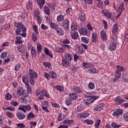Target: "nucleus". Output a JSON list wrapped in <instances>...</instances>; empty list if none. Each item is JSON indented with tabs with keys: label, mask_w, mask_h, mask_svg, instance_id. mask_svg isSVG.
Wrapping results in <instances>:
<instances>
[{
	"label": "nucleus",
	"mask_w": 128,
	"mask_h": 128,
	"mask_svg": "<svg viewBox=\"0 0 128 128\" xmlns=\"http://www.w3.org/2000/svg\"><path fill=\"white\" fill-rule=\"evenodd\" d=\"M4 28L6 30H10V24H8V25H6Z\"/></svg>",
	"instance_id": "bf43d9fd"
},
{
	"label": "nucleus",
	"mask_w": 128,
	"mask_h": 128,
	"mask_svg": "<svg viewBox=\"0 0 128 128\" xmlns=\"http://www.w3.org/2000/svg\"><path fill=\"white\" fill-rule=\"evenodd\" d=\"M79 18L81 22H84V20H86V16L84 14H82V12L80 14Z\"/></svg>",
	"instance_id": "5701e85b"
},
{
	"label": "nucleus",
	"mask_w": 128,
	"mask_h": 128,
	"mask_svg": "<svg viewBox=\"0 0 128 128\" xmlns=\"http://www.w3.org/2000/svg\"><path fill=\"white\" fill-rule=\"evenodd\" d=\"M100 120L98 119L96 122L95 124L96 128H100Z\"/></svg>",
	"instance_id": "09e8293b"
},
{
	"label": "nucleus",
	"mask_w": 128,
	"mask_h": 128,
	"mask_svg": "<svg viewBox=\"0 0 128 128\" xmlns=\"http://www.w3.org/2000/svg\"><path fill=\"white\" fill-rule=\"evenodd\" d=\"M44 52L45 54H46L47 56H50L51 58H52V54L50 52V51H48V48H46Z\"/></svg>",
	"instance_id": "f704fd0d"
},
{
	"label": "nucleus",
	"mask_w": 128,
	"mask_h": 128,
	"mask_svg": "<svg viewBox=\"0 0 128 128\" xmlns=\"http://www.w3.org/2000/svg\"><path fill=\"white\" fill-rule=\"evenodd\" d=\"M84 122H86L88 124H94V120H86Z\"/></svg>",
	"instance_id": "37998d69"
},
{
	"label": "nucleus",
	"mask_w": 128,
	"mask_h": 128,
	"mask_svg": "<svg viewBox=\"0 0 128 128\" xmlns=\"http://www.w3.org/2000/svg\"><path fill=\"white\" fill-rule=\"evenodd\" d=\"M117 72H124V68L120 65L116 66V70Z\"/></svg>",
	"instance_id": "4be33fe9"
},
{
	"label": "nucleus",
	"mask_w": 128,
	"mask_h": 128,
	"mask_svg": "<svg viewBox=\"0 0 128 128\" xmlns=\"http://www.w3.org/2000/svg\"><path fill=\"white\" fill-rule=\"evenodd\" d=\"M69 98L71 100H76L78 98V96L76 93H72L70 94Z\"/></svg>",
	"instance_id": "dca6fc26"
},
{
	"label": "nucleus",
	"mask_w": 128,
	"mask_h": 128,
	"mask_svg": "<svg viewBox=\"0 0 128 128\" xmlns=\"http://www.w3.org/2000/svg\"><path fill=\"white\" fill-rule=\"evenodd\" d=\"M66 50V48L64 47V46H62L60 48V52H64V50Z\"/></svg>",
	"instance_id": "e2e57ef3"
},
{
	"label": "nucleus",
	"mask_w": 128,
	"mask_h": 128,
	"mask_svg": "<svg viewBox=\"0 0 128 128\" xmlns=\"http://www.w3.org/2000/svg\"><path fill=\"white\" fill-rule=\"evenodd\" d=\"M58 122H60V120H64V118H62V114H60L58 116Z\"/></svg>",
	"instance_id": "6e6d98bb"
},
{
	"label": "nucleus",
	"mask_w": 128,
	"mask_h": 128,
	"mask_svg": "<svg viewBox=\"0 0 128 128\" xmlns=\"http://www.w3.org/2000/svg\"><path fill=\"white\" fill-rule=\"evenodd\" d=\"M45 1L46 0H37L36 2L38 3V4L40 10L42 8V7L44 5V4H46Z\"/></svg>",
	"instance_id": "6e6552de"
},
{
	"label": "nucleus",
	"mask_w": 128,
	"mask_h": 128,
	"mask_svg": "<svg viewBox=\"0 0 128 128\" xmlns=\"http://www.w3.org/2000/svg\"><path fill=\"white\" fill-rule=\"evenodd\" d=\"M44 64L46 66V68H50V66H52V64L50 62L44 63Z\"/></svg>",
	"instance_id": "338daca9"
},
{
	"label": "nucleus",
	"mask_w": 128,
	"mask_h": 128,
	"mask_svg": "<svg viewBox=\"0 0 128 128\" xmlns=\"http://www.w3.org/2000/svg\"><path fill=\"white\" fill-rule=\"evenodd\" d=\"M6 110H11L12 112H14V111L16 110V108H14L12 107V106L7 107Z\"/></svg>",
	"instance_id": "864d4df0"
},
{
	"label": "nucleus",
	"mask_w": 128,
	"mask_h": 128,
	"mask_svg": "<svg viewBox=\"0 0 128 128\" xmlns=\"http://www.w3.org/2000/svg\"><path fill=\"white\" fill-rule=\"evenodd\" d=\"M62 27L64 30L68 32L70 30V20L68 18H66L62 21Z\"/></svg>",
	"instance_id": "f03ea898"
},
{
	"label": "nucleus",
	"mask_w": 128,
	"mask_h": 128,
	"mask_svg": "<svg viewBox=\"0 0 128 128\" xmlns=\"http://www.w3.org/2000/svg\"><path fill=\"white\" fill-rule=\"evenodd\" d=\"M70 64V63L68 60L64 58H63L62 60V66H66V68H68V66Z\"/></svg>",
	"instance_id": "2eb2a0df"
},
{
	"label": "nucleus",
	"mask_w": 128,
	"mask_h": 128,
	"mask_svg": "<svg viewBox=\"0 0 128 128\" xmlns=\"http://www.w3.org/2000/svg\"><path fill=\"white\" fill-rule=\"evenodd\" d=\"M34 116H35L34 114L32 112H30L28 115V118L30 120V118H34Z\"/></svg>",
	"instance_id": "a18cd8bd"
},
{
	"label": "nucleus",
	"mask_w": 128,
	"mask_h": 128,
	"mask_svg": "<svg viewBox=\"0 0 128 128\" xmlns=\"http://www.w3.org/2000/svg\"><path fill=\"white\" fill-rule=\"evenodd\" d=\"M123 80L125 82H128V75L124 74L123 75Z\"/></svg>",
	"instance_id": "79ce46f5"
},
{
	"label": "nucleus",
	"mask_w": 128,
	"mask_h": 128,
	"mask_svg": "<svg viewBox=\"0 0 128 128\" xmlns=\"http://www.w3.org/2000/svg\"><path fill=\"white\" fill-rule=\"evenodd\" d=\"M6 116H8V118H12V116H14V114H12L11 113V112H7L6 113Z\"/></svg>",
	"instance_id": "774afa93"
},
{
	"label": "nucleus",
	"mask_w": 128,
	"mask_h": 128,
	"mask_svg": "<svg viewBox=\"0 0 128 128\" xmlns=\"http://www.w3.org/2000/svg\"><path fill=\"white\" fill-rule=\"evenodd\" d=\"M116 42H112L109 45L108 49L110 50H116Z\"/></svg>",
	"instance_id": "9d476101"
},
{
	"label": "nucleus",
	"mask_w": 128,
	"mask_h": 128,
	"mask_svg": "<svg viewBox=\"0 0 128 128\" xmlns=\"http://www.w3.org/2000/svg\"><path fill=\"white\" fill-rule=\"evenodd\" d=\"M32 38L33 42H36L38 40V36H36V33H32Z\"/></svg>",
	"instance_id": "c756f323"
},
{
	"label": "nucleus",
	"mask_w": 128,
	"mask_h": 128,
	"mask_svg": "<svg viewBox=\"0 0 128 128\" xmlns=\"http://www.w3.org/2000/svg\"><path fill=\"white\" fill-rule=\"evenodd\" d=\"M64 16L62 14H60L57 16V22H64Z\"/></svg>",
	"instance_id": "aec40b11"
},
{
	"label": "nucleus",
	"mask_w": 128,
	"mask_h": 128,
	"mask_svg": "<svg viewBox=\"0 0 128 128\" xmlns=\"http://www.w3.org/2000/svg\"><path fill=\"white\" fill-rule=\"evenodd\" d=\"M122 110L118 109L113 113V116H118L122 114Z\"/></svg>",
	"instance_id": "ddd939ff"
},
{
	"label": "nucleus",
	"mask_w": 128,
	"mask_h": 128,
	"mask_svg": "<svg viewBox=\"0 0 128 128\" xmlns=\"http://www.w3.org/2000/svg\"><path fill=\"white\" fill-rule=\"evenodd\" d=\"M19 110H22L24 112H26V106L21 105L18 108Z\"/></svg>",
	"instance_id": "7c9ffc66"
},
{
	"label": "nucleus",
	"mask_w": 128,
	"mask_h": 128,
	"mask_svg": "<svg viewBox=\"0 0 128 128\" xmlns=\"http://www.w3.org/2000/svg\"><path fill=\"white\" fill-rule=\"evenodd\" d=\"M20 64H16L14 68V70H16V72H18V70H20Z\"/></svg>",
	"instance_id": "8fccbe9b"
},
{
	"label": "nucleus",
	"mask_w": 128,
	"mask_h": 128,
	"mask_svg": "<svg viewBox=\"0 0 128 128\" xmlns=\"http://www.w3.org/2000/svg\"><path fill=\"white\" fill-rule=\"evenodd\" d=\"M102 108H104V105H102V104H100L99 105H98L96 107L94 108V110L100 111L102 110Z\"/></svg>",
	"instance_id": "6ab92c4d"
},
{
	"label": "nucleus",
	"mask_w": 128,
	"mask_h": 128,
	"mask_svg": "<svg viewBox=\"0 0 128 128\" xmlns=\"http://www.w3.org/2000/svg\"><path fill=\"white\" fill-rule=\"evenodd\" d=\"M17 94L18 96H22V94H24V88L22 87L18 88L17 89Z\"/></svg>",
	"instance_id": "4468645a"
},
{
	"label": "nucleus",
	"mask_w": 128,
	"mask_h": 128,
	"mask_svg": "<svg viewBox=\"0 0 128 128\" xmlns=\"http://www.w3.org/2000/svg\"><path fill=\"white\" fill-rule=\"evenodd\" d=\"M79 32L80 34H82L83 36H86V34H88V29L86 28H82L79 30Z\"/></svg>",
	"instance_id": "0eeeda50"
},
{
	"label": "nucleus",
	"mask_w": 128,
	"mask_h": 128,
	"mask_svg": "<svg viewBox=\"0 0 128 128\" xmlns=\"http://www.w3.org/2000/svg\"><path fill=\"white\" fill-rule=\"evenodd\" d=\"M16 116L18 118V120H24L25 118H26V115H24V113H22L21 112H18L16 113Z\"/></svg>",
	"instance_id": "39448f33"
},
{
	"label": "nucleus",
	"mask_w": 128,
	"mask_h": 128,
	"mask_svg": "<svg viewBox=\"0 0 128 128\" xmlns=\"http://www.w3.org/2000/svg\"><path fill=\"white\" fill-rule=\"evenodd\" d=\"M31 54L32 56H36V48L34 47H32L31 49Z\"/></svg>",
	"instance_id": "2f4dec72"
},
{
	"label": "nucleus",
	"mask_w": 128,
	"mask_h": 128,
	"mask_svg": "<svg viewBox=\"0 0 128 128\" xmlns=\"http://www.w3.org/2000/svg\"><path fill=\"white\" fill-rule=\"evenodd\" d=\"M56 32L59 35V36H64V30L62 28H58L56 30Z\"/></svg>",
	"instance_id": "412c9836"
},
{
	"label": "nucleus",
	"mask_w": 128,
	"mask_h": 128,
	"mask_svg": "<svg viewBox=\"0 0 128 128\" xmlns=\"http://www.w3.org/2000/svg\"><path fill=\"white\" fill-rule=\"evenodd\" d=\"M112 128H120V126H122L121 125L118 124H116V122H112Z\"/></svg>",
	"instance_id": "e433bc0d"
},
{
	"label": "nucleus",
	"mask_w": 128,
	"mask_h": 128,
	"mask_svg": "<svg viewBox=\"0 0 128 128\" xmlns=\"http://www.w3.org/2000/svg\"><path fill=\"white\" fill-rule=\"evenodd\" d=\"M11 104L13 106H18L19 104H18V102H11Z\"/></svg>",
	"instance_id": "680f3d73"
},
{
	"label": "nucleus",
	"mask_w": 128,
	"mask_h": 128,
	"mask_svg": "<svg viewBox=\"0 0 128 128\" xmlns=\"http://www.w3.org/2000/svg\"><path fill=\"white\" fill-rule=\"evenodd\" d=\"M16 28H19L22 30V32H26V28H24V26L23 25V24H22V22H18L17 24Z\"/></svg>",
	"instance_id": "423d86ee"
},
{
	"label": "nucleus",
	"mask_w": 128,
	"mask_h": 128,
	"mask_svg": "<svg viewBox=\"0 0 128 128\" xmlns=\"http://www.w3.org/2000/svg\"><path fill=\"white\" fill-rule=\"evenodd\" d=\"M90 72L92 74H96V68H92L91 70H90Z\"/></svg>",
	"instance_id": "0e129e2a"
},
{
	"label": "nucleus",
	"mask_w": 128,
	"mask_h": 128,
	"mask_svg": "<svg viewBox=\"0 0 128 128\" xmlns=\"http://www.w3.org/2000/svg\"><path fill=\"white\" fill-rule=\"evenodd\" d=\"M5 98L6 100H10L12 99V95L10 93H8L5 96Z\"/></svg>",
	"instance_id": "ea45409f"
},
{
	"label": "nucleus",
	"mask_w": 128,
	"mask_h": 128,
	"mask_svg": "<svg viewBox=\"0 0 128 128\" xmlns=\"http://www.w3.org/2000/svg\"><path fill=\"white\" fill-rule=\"evenodd\" d=\"M84 2L88 4H92V0H84Z\"/></svg>",
	"instance_id": "13d9d810"
},
{
	"label": "nucleus",
	"mask_w": 128,
	"mask_h": 128,
	"mask_svg": "<svg viewBox=\"0 0 128 128\" xmlns=\"http://www.w3.org/2000/svg\"><path fill=\"white\" fill-rule=\"evenodd\" d=\"M36 48L38 54V52H42V45H40V44H37Z\"/></svg>",
	"instance_id": "473e14b6"
},
{
	"label": "nucleus",
	"mask_w": 128,
	"mask_h": 128,
	"mask_svg": "<svg viewBox=\"0 0 128 128\" xmlns=\"http://www.w3.org/2000/svg\"><path fill=\"white\" fill-rule=\"evenodd\" d=\"M84 52V49L82 48V47L80 46L78 48V53L80 54H82Z\"/></svg>",
	"instance_id": "c03bdc74"
},
{
	"label": "nucleus",
	"mask_w": 128,
	"mask_h": 128,
	"mask_svg": "<svg viewBox=\"0 0 128 128\" xmlns=\"http://www.w3.org/2000/svg\"><path fill=\"white\" fill-rule=\"evenodd\" d=\"M71 36L73 40H76L78 38V32H74L72 34H71Z\"/></svg>",
	"instance_id": "bb28decb"
},
{
	"label": "nucleus",
	"mask_w": 128,
	"mask_h": 128,
	"mask_svg": "<svg viewBox=\"0 0 128 128\" xmlns=\"http://www.w3.org/2000/svg\"><path fill=\"white\" fill-rule=\"evenodd\" d=\"M36 16L38 18L37 20L38 24H42V19H40V16H38V14H36Z\"/></svg>",
	"instance_id": "052dcab7"
},
{
	"label": "nucleus",
	"mask_w": 128,
	"mask_h": 128,
	"mask_svg": "<svg viewBox=\"0 0 128 128\" xmlns=\"http://www.w3.org/2000/svg\"><path fill=\"white\" fill-rule=\"evenodd\" d=\"M65 58L66 60H68V62H70V60H72V55L71 54H66Z\"/></svg>",
	"instance_id": "c85d7f7f"
},
{
	"label": "nucleus",
	"mask_w": 128,
	"mask_h": 128,
	"mask_svg": "<svg viewBox=\"0 0 128 128\" xmlns=\"http://www.w3.org/2000/svg\"><path fill=\"white\" fill-rule=\"evenodd\" d=\"M17 126L18 128H26V126H24V124H22V123L18 124H17Z\"/></svg>",
	"instance_id": "5fc2aeb1"
},
{
	"label": "nucleus",
	"mask_w": 128,
	"mask_h": 128,
	"mask_svg": "<svg viewBox=\"0 0 128 128\" xmlns=\"http://www.w3.org/2000/svg\"><path fill=\"white\" fill-rule=\"evenodd\" d=\"M119 8L122 10V12L124 10V3H122L119 6Z\"/></svg>",
	"instance_id": "49530a36"
},
{
	"label": "nucleus",
	"mask_w": 128,
	"mask_h": 128,
	"mask_svg": "<svg viewBox=\"0 0 128 128\" xmlns=\"http://www.w3.org/2000/svg\"><path fill=\"white\" fill-rule=\"evenodd\" d=\"M6 56H8V52H4L2 54L0 58H6Z\"/></svg>",
	"instance_id": "a19ab883"
},
{
	"label": "nucleus",
	"mask_w": 128,
	"mask_h": 128,
	"mask_svg": "<svg viewBox=\"0 0 128 128\" xmlns=\"http://www.w3.org/2000/svg\"><path fill=\"white\" fill-rule=\"evenodd\" d=\"M101 38L103 40H108V35L106 34V32L102 30L100 34Z\"/></svg>",
	"instance_id": "1a4fd4ad"
},
{
	"label": "nucleus",
	"mask_w": 128,
	"mask_h": 128,
	"mask_svg": "<svg viewBox=\"0 0 128 128\" xmlns=\"http://www.w3.org/2000/svg\"><path fill=\"white\" fill-rule=\"evenodd\" d=\"M29 72L30 82L32 86H34V78H38V74H36V72L32 71V69H30Z\"/></svg>",
	"instance_id": "f257e3e1"
},
{
	"label": "nucleus",
	"mask_w": 128,
	"mask_h": 128,
	"mask_svg": "<svg viewBox=\"0 0 128 128\" xmlns=\"http://www.w3.org/2000/svg\"><path fill=\"white\" fill-rule=\"evenodd\" d=\"M121 76H122V72L116 70L115 72V76L112 80V82H116V80H118V79L120 78Z\"/></svg>",
	"instance_id": "20e7f679"
},
{
	"label": "nucleus",
	"mask_w": 128,
	"mask_h": 128,
	"mask_svg": "<svg viewBox=\"0 0 128 128\" xmlns=\"http://www.w3.org/2000/svg\"><path fill=\"white\" fill-rule=\"evenodd\" d=\"M104 16H107V18H112V14L108 12H105L104 14Z\"/></svg>",
	"instance_id": "603ef678"
},
{
	"label": "nucleus",
	"mask_w": 128,
	"mask_h": 128,
	"mask_svg": "<svg viewBox=\"0 0 128 128\" xmlns=\"http://www.w3.org/2000/svg\"><path fill=\"white\" fill-rule=\"evenodd\" d=\"M52 78H56V74L54 72H50Z\"/></svg>",
	"instance_id": "4c0bfd02"
},
{
	"label": "nucleus",
	"mask_w": 128,
	"mask_h": 128,
	"mask_svg": "<svg viewBox=\"0 0 128 128\" xmlns=\"http://www.w3.org/2000/svg\"><path fill=\"white\" fill-rule=\"evenodd\" d=\"M92 42H98V34L96 33V32H94L92 34Z\"/></svg>",
	"instance_id": "f8f14e48"
},
{
	"label": "nucleus",
	"mask_w": 128,
	"mask_h": 128,
	"mask_svg": "<svg viewBox=\"0 0 128 128\" xmlns=\"http://www.w3.org/2000/svg\"><path fill=\"white\" fill-rule=\"evenodd\" d=\"M118 26L116 24H114V25L113 26V29L112 30V32H113V34H116V32H118Z\"/></svg>",
	"instance_id": "72a5a7b5"
},
{
	"label": "nucleus",
	"mask_w": 128,
	"mask_h": 128,
	"mask_svg": "<svg viewBox=\"0 0 128 128\" xmlns=\"http://www.w3.org/2000/svg\"><path fill=\"white\" fill-rule=\"evenodd\" d=\"M124 118L126 122H128V113H125L124 115Z\"/></svg>",
	"instance_id": "4d7b16f0"
},
{
	"label": "nucleus",
	"mask_w": 128,
	"mask_h": 128,
	"mask_svg": "<svg viewBox=\"0 0 128 128\" xmlns=\"http://www.w3.org/2000/svg\"><path fill=\"white\" fill-rule=\"evenodd\" d=\"M88 98H90L84 102V104H87V106L90 104L92 102H94L96 100H98V96H89Z\"/></svg>",
	"instance_id": "7ed1b4c3"
},
{
	"label": "nucleus",
	"mask_w": 128,
	"mask_h": 128,
	"mask_svg": "<svg viewBox=\"0 0 128 128\" xmlns=\"http://www.w3.org/2000/svg\"><path fill=\"white\" fill-rule=\"evenodd\" d=\"M22 82L26 86H28V82H30V75L25 76L22 79Z\"/></svg>",
	"instance_id": "9b49d317"
},
{
	"label": "nucleus",
	"mask_w": 128,
	"mask_h": 128,
	"mask_svg": "<svg viewBox=\"0 0 128 128\" xmlns=\"http://www.w3.org/2000/svg\"><path fill=\"white\" fill-rule=\"evenodd\" d=\"M66 106H70V104H72V100H70V98L67 99L66 102Z\"/></svg>",
	"instance_id": "3c124183"
},
{
	"label": "nucleus",
	"mask_w": 128,
	"mask_h": 128,
	"mask_svg": "<svg viewBox=\"0 0 128 128\" xmlns=\"http://www.w3.org/2000/svg\"><path fill=\"white\" fill-rule=\"evenodd\" d=\"M44 11L45 14H48V16H50V10L48 6H44Z\"/></svg>",
	"instance_id": "a211bd4d"
},
{
	"label": "nucleus",
	"mask_w": 128,
	"mask_h": 128,
	"mask_svg": "<svg viewBox=\"0 0 128 128\" xmlns=\"http://www.w3.org/2000/svg\"><path fill=\"white\" fill-rule=\"evenodd\" d=\"M88 86L90 90H94V88H96V86H94V84L92 82H89Z\"/></svg>",
	"instance_id": "a878e982"
},
{
	"label": "nucleus",
	"mask_w": 128,
	"mask_h": 128,
	"mask_svg": "<svg viewBox=\"0 0 128 128\" xmlns=\"http://www.w3.org/2000/svg\"><path fill=\"white\" fill-rule=\"evenodd\" d=\"M50 26H51V28H54V30H58V25L54 22L50 23Z\"/></svg>",
	"instance_id": "b1692460"
},
{
	"label": "nucleus",
	"mask_w": 128,
	"mask_h": 128,
	"mask_svg": "<svg viewBox=\"0 0 128 128\" xmlns=\"http://www.w3.org/2000/svg\"><path fill=\"white\" fill-rule=\"evenodd\" d=\"M56 90H59V92H62L64 90V88H62V86L60 85L57 86H56Z\"/></svg>",
	"instance_id": "de8ad7c7"
},
{
	"label": "nucleus",
	"mask_w": 128,
	"mask_h": 128,
	"mask_svg": "<svg viewBox=\"0 0 128 128\" xmlns=\"http://www.w3.org/2000/svg\"><path fill=\"white\" fill-rule=\"evenodd\" d=\"M71 30H73V32H76V30H78V25L76 24H74L71 26Z\"/></svg>",
	"instance_id": "c9c22d12"
},
{
	"label": "nucleus",
	"mask_w": 128,
	"mask_h": 128,
	"mask_svg": "<svg viewBox=\"0 0 128 128\" xmlns=\"http://www.w3.org/2000/svg\"><path fill=\"white\" fill-rule=\"evenodd\" d=\"M90 116V114L88 113H84L80 114V118H86V116Z\"/></svg>",
	"instance_id": "58836bf2"
},
{
	"label": "nucleus",
	"mask_w": 128,
	"mask_h": 128,
	"mask_svg": "<svg viewBox=\"0 0 128 128\" xmlns=\"http://www.w3.org/2000/svg\"><path fill=\"white\" fill-rule=\"evenodd\" d=\"M17 48L18 52H21V54H24L26 52V49L22 47V46H20L19 47H18Z\"/></svg>",
	"instance_id": "393cba45"
},
{
	"label": "nucleus",
	"mask_w": 128,
	"mask_h": 128,
	"mask_svg": "<svg viewBox=\"0 0 128 128\" xmlns=\"http://www.w3.org/2000/svg\"><path fill=\"white\" fill-rule=\"evenodd\" d=\"M32 86L29 85H27V93L26 92V96H30V94H32Z\"/></svg>",
	"instance_id": "f3484780"
},
{
	"label": "nucleus",
	"mask_w": 128,
	"mask_h": 128,
	"mask_svg": "<svg viewBox=\"0 0 128 128\" xmlns=\"http://www.w3.org/2000/svg\"><path fill=\"white\" fill-rule=\"evenodd\" d=\"M82 41L83 42H84V44H88L89 42H90V39L86 37H82Z\"/></svg>",
	"instance_id": "cd10ccee"
},
{
	"label": "nucleus",
	"mask_w": 128,
	"mask_h": 128,
	"mask_svg": "<svg viewBox=\"0 0 128 128\" xmlns=\"http://www.w3.org/2000/svg\"><path fill=\"white\" fill-rule=\"evenodd\" d=\"M33 30L37 34H38V26H33Z\"/></svg>",
	"instance_id": "69168bd1"
}]
</instances>
